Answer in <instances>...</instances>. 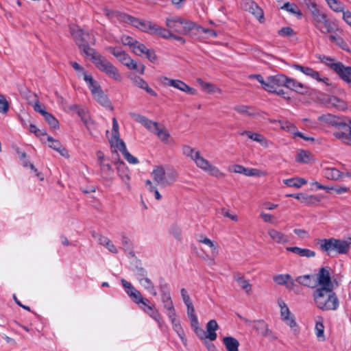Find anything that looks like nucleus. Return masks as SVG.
I'll use <instances>...</instances> for the list:
<instances>
[{"mask_svg":"<svg viewBox=\"0 0 351 351\" xmlns=\"http://www.w3.org/2000/svg\"><path fill=\"white\" fill-rule=\"evenodd\" d=\"M334 289L317 287L312 293L315 306L323 311H336L339 301Z\"/></svg>","mask_w":351,"mask_h":351,"instance_id":"nucleus-1","label":"nucleus"},{"mask_svg":"<svg viewBox=\"0 0 351 351\" xmlns=\"http://www.w3.org/2000/svg\"><path fill=\"white\" fill-rule=\"evenodd\" d=\"M318 119L335 127L337 130L333 132V136L346 144L351 136V126L350 124L347 123L341 117L330 114H323L319 117Z\"/></svg>","mask_w":351,"mask_h":351,"instance_id":"nucleus-2","label":"nucleus"},{"mask_svg":"<svg viewBox=\"0 0 351 351\" xmlns=\"http://www.w3.org/2000/svg\"><path fill=\"white\" fill-rule=\"evenodd\" d=\"M318 244L320 250L331 257L337 254H347L350 249V243L347 241L333 237L319 239Z\"/></svg>","mask_w":351,"mask_h":351,"instance_id":"nucleus-3","label":"nucleus"},{"mask_svg":"<svg viewBox=\"0 0 351 351\" xmlns=\"http://www.w3.org/2000/svg\"><path fill=\"white\" fill-rule=\"evenodd\" d=\"M71 34L76 45L88 58L95 54L97 52L95 49L89 46V45H95V38L92 34L84 32L82 29H79L72 30Z\"/></svg>","mask_w":351,"mask_h":351,"instance_id":"nucleus-4","label":"nucleus"},{"mask_svg":"<svg viewBox=\"0 0 351 351\" xmlns=\"http://www.w3.org/2000/svg\"><path fill=\"white\" fill-rule=\"evenodd\" d=\"M311 16L313 25L321 33L332 34L339 30L336 23L330 20L327 14L320 10H315Z\"/></svg>","mask_w":351,"mask_h":351,"instance_id":"nucleus-5","label":"nucleus"},{"mask_svg":"<svg viewBox=\"0 0 351 351\" xmlns=\"http://www.w3.org/2000/svg\"><path fill=\"white\" fill-rule=\"evenodd\" d=\"M90 59L100 71L116 81H121L122 77L118 69L100 53L96 52Z\"/></svg>","mask_w":351,"mask_h":351,"instance_id":"nucleus-6","label":"nucleus"},{"mask_svg":"<svg viewBox=\"0 0 351 351\" xmlns=\"http://www.w3.org/2000/svg\"><path fill=\"white\" fill-rule=\"evenodd\" d=\"M165 25L172 33L179 34H187L195 27V23L193 21L180 16L167 18Z\"/></svg>","mask_w":351,"mask_h":351,"instance_id":"nucleus-7","label":"nucleus"},{"mask_svg":"<svg viewBox=\"0 0 351 351\" xmlns=\"http://www.w3.org/2000/svg\"><path fill=\"white\" fill-rule=\"evenodd\" d=\"M152 176L154 180L162 187L172 184L178 178V173L176 171L166 172L162 166H156Z\"/></svg>","mask_w":351,"mask_h":351,"instance_id":"nucleus-8","label":"nucleus"},{"mask_svg":"<svg viewBox=\"0 0 351 351\" xmlns=\"http://www.w3.org/2000/svg\"><path fill=\"white\" fill-rule=\"evenodd\" d=\"M108 50L129 69L136 70L141 74L144 73L145 69V66L143 64L138 66L137 63L134 62L125 51L113 47H109Z\"/></svg>","mask_w":351,"mask_h":351,"instance_id":"nucleus-9","label":"nucleus"},{"mask_svg":"<svg viewBox=\"0 0 351 351\" xmlns=\"http://www.w3.org/2000/svg\"><path fill=\"white\" fill-rule=\"evenodd\" d=\"M194 162L196 165L207 172L209 175L216 177L217 178H222L225 177V174L221 172L217 167L211 165L210 162L201 156L199 152H196L194 155Z\"/></svg>","mask_w":351,"mask_h":351,"instance_id":"nucleus-10","label":"nucleus"},{"mask_svg":"<svg viewBox=\"0 0 351 351\" xmlns=\"http://www.w3.org/2000/svg\"><path fill=\"white\" fill-rule=\"evenodd\" d=\"M104 14L108 16L110 19H117L119 21H122L124 23H127L131 24L134 27L136 28H139L141 25V23L142 21L141 19L135 18L131 15L125 14L124 12H121L119 11H113L109 10L108 8H104L103 10Z\"/></svg>","mask_w":351,"mask_h":351,"instance_id":"nucleus-11","label":"nucleus"},{"mask_svg":"<svg viewBox=\"0 0 351 351\" xmlns=\"http://www.w3.org/2000/svg\"><path fill=\"white\" fill-rule=\"evenodd\" d=\"M331 268L330 267H321L317 274V285L319 287L335 289L334 283L331 280Z\"/></svg>","mask_w":351,"mask_h":351,"instance_id":"nucleus-12","label":"nucleus"},{"mask_svg":"<svg viewBox=\"0 0 351 351\" xmlns=\"http://www.w3.org/2000/svg\"><path fill=\"white\" fill-rule=\"evenodd\" d=\"M162 82L164 84L173 86L191 95H195L197 93V90L195 88L189 86L185 82L180 80H173L167 77H162Z\"/></svg>","mask_w":351,"mask_h":351,"instance_id":"nucleus-13","label":"nucleus"},{"mask_svg":"<svg viewBox=\"0 0 351 351\" xmlns=\"http://www.w3.org/2000/svg\"><path fill=\"white\" fill-rule=\"evenodd\" d=\"M293 67L318 82H322L326 85L329 84V79L328 77H320L319 73L312 68L304 66L300 64H293Z\"/></svg>","mask_w":351,"mask_h":351,"instance_id":"nucleus-14","label":"nucleus"},{"mask_svg":"<svg viewBox=\"0 0 351 351\" xmlns=\"http://www.w3.org/2000/svg\"><path fill=\"white\" fill-rule=\"evenodd\" d=\"M287 81V76L283 74H277L275 75H270L268 77V85L271 88L267 90V92H276L278 87L285 86Z\"/></svg>","mask_w":351,"mask_h":351,"instance_id":"nucleus-15","label":"nucleus"},{"mask_svg":"<svg viewBox=\"0 0 351 351\" xmlns=\"http://www.w3.org/2000/svg\"><path fill=\"white\" fill-rule=\"evenodd\" d=\"M285 87L302 95L307 94L309 90L307 86L295 80V79L288 77L287 76Z\"/></svg>","mask_w":351,"mask_h":351,"instance_id":"nucleus-16","label":"nucleus"},{"mask_svg":"<svg viewBox=\"0 0 351 351\" xmlns=\"http://www.w3.org/2000/svg\"><path fill=\"white\" fill-rule=\"evenodd\" d=\"M141 309L147 314L150 317H152L153 319H154L159 326L161 325L162 323V316L160 314L159 311L157 308H156L155 306L152 304H151L150 301L149 300L148 302H146L145 304H143Z\"/></svg>","mask_w":351,"mask_h":351,"instance_id":"nucleus-17","label":"nucleus"},{"mask_svg":"<svg viewBox=\"0 0 351 351\" xmlns=\"http://www.w3.org/2000/svg\"><path fill=\"white\" fill-rule=\"evenodd\" d=\"M133 117L134 118L135 121L140 123L145 128L154 134L155 132H156V130H158V128L159 127V123L158 122L153 121L145 116L134 114Z\"/></svg>","mask_w":351,"mask_h":351,"instance_id":"nucleus-18","label":"nucleus"},{"mask_svg":"<svg viewBox=\"0 0 351 351\" xmlns=\"http://www.w3.org/2000/svg\"><path fill=\"white\" fill-rule=\"evenodd\" d=\"M95 100L99 103L101 106L110 110L112 109L111 102L106 95L104 93L100 86L98 88L91 91Z\"/></svg>","mask_w":351,"mask_h":351,"instance_id":"nucleus-19","label":"nucleus"},{"mask_svg":"<svg viewBox=\"0 0 351 351\" xmlns=\"http://www.w3.org/2000/svg\"><path fill=\"white\" fill-rule=\"evenodd\" d=\"M335 73L345 82L351 84V66H346L342 62L334 65Z\"/></svg>","mask_w":351,"mask_h":351,"instance_id":"nucleus-20","label":"nucleus"},{"mask_svg":"<svg viewBox=\"0 0 351 351\" xmlns=\"http://www.w3.org/2000/svg\"><path fill=\"white\" fill-rule=\"evenodd\" d=\"M158 288L160 290L161 300L162 303L167 301L172 300L169 290V285L163 277H160L158 279Z\"/></svg>","mask_w":351,"mask_h":351,"instance_id":"nucleus-21","label":"nucleus"},{"mask_svg":"<svg viewBox=\"0 0 351 351\" xmlns=\"http://www.w3.org/2000/svg\"><path fill=\"white\" fill-rule=\"evenodd\" d=\"M295 281L298 284L307 287L315 288L317 286L315 277L313 274L299 276L295 278Z\"/></svg>","mask_w":351,"mask_h":351,"instance_id":"nucleus-22","label":"nucleus"},{"mask_svg":"<svg viewBox=\"0 0 351 351\" xmlns=\"http://www.w3.org/2000/svg\"><path fill=\"white\" fill-rule=\"evenodd\" d=\"M99 173L104 180L112 181L114 177V170L109 162L101 163L99 165Z\"/></svg>","mask_w":351,"mask_h":351,"instance_id":"nucleus-23","label":"nucleus"},{"mask_svg":"<svg viewBox=\"0 0 351 351\" xmlns=\"http://www.w3.org/2000/svg\"><path fill=\"white\" fill-rule=\"evenodd\" d=\"M245 9L261 22V19H263V11L256 2L253 1L247 2Z\"/></svg>","mask_w":351,"mask_h":351,"instance_id":"nucleus-24","label":"nucleus"},{"mask_svg":"<svg viewBox=\"0 0 351 351\" xmlns=\"http://www.w3.org/2000/svg\"><path fill=\"white\" fill-rule=\"evenodd\" d=\"M286 250L293 252L301 257L311 258L316 255V253L307 248H300L299 247H287Z\"/></svg>","mask_w":351,"mask_h":351,"instance_id":"nucleus-25","label":"nucleus"},{"mask_svg":"<svg viewBox=\"0 0 351 351\" xmlns=\"http://www.w3.org/2000/svg\"><path fill=\"white\" fill-rule=\"evenodd\" d=\"M118 176L123 182L128 184L130 177L129 175V169L124 162L118 161L116 162Z\"/></svg>","mask_w":351,"mask_h":351,"instance_id":"nucleus-26","label":"nucleus"},{"mask_svg":"<svg viewBox=\"0 0 351 351\" xmlns=\"http://www.w3.org/2000/svg\"><path fill=\"white\" fill-rule=\"evenodd\" d=\"M109 141L112 147H116L120 142H123L119 138V124L115 118L112 119V137Z\"/></svg>","mask_w":351,"mask_h":351,"instance_id":"nucleus-27","label":"nucleus"},{"mask_svg":"<svg viewBox=\"0 0 351 351\" xmlns=\"http://www.w3.org/2000/svg\"><path fill=\"white\" fill-rule=\"evenodd\" d=\"M246 322L250 323L251 326L262 336L267 333L268 326L264 320L260 319L253 322L246 320Z\"/></svg>","mask_w":351,"mask_h":351,"instance_id":"nucleus-28","label":"nucleus"},{"mask_svg":"<svg viewBox=\"0 0 351 351\" xmlns=\"http://www.w3.org/2000/svg\"><path fill=\"white\" fill-rule=\"evenodd\" d=\"M117 149L122 153L125 159L130 162V164H137L138 163V160L137 158L133 156L128 150L124 142H120L119 145L116 146Z\"/></svg>","mask_w":351,"mask_h":351,"instance_id":"nucleus-29","label":"nucleus"},{"mask_svg":"<svg viewBox=\"0 0 351 351\" xmlns=\"http://www.w3.org/2000/svg\"><path fill=\"white\" fill-rule=\"evenodd\" d=\"M268 234L274 241L278 243H285L289 240L284 233L273 228L268 230Z\"/></svg>","mask_w":351,"mask_h":351,"instance_id":"nucleus-30","label":"nucleus"},{"mask_svg":"<svg viewBox=\"0 0 351 351\" xmlns=\"http://www.w3.org/2000/svg\"><path fill=\"white\" fill-rule=\"evenodd\" d=\"M133 82L136 86L145 90L150 95L154 97L157 96L156 92L152 88H149L147 82H145L143 78L136 76L133 78Z\"/></svg>","mask_w":351,"mask_h":351,"instance_id":"nucleus-31","label":"nucleus"},{"mask_svg":"<svg viewBox=\"0 0 351 351\" xmlns=\"http://www.w3.org/2000/svg\"><path fill=\"white\" fill-rule=\"evenodd\" d=\"M328 105L330 107L335 108L338 110H344L347 109L346 103L343 100L340 99L335 96H331L328 98Z\"/></svg>","mask_w":351,"mask_h":351,"instance_id":"nucleus-32","label":"nucleus"},{"mask_svg":"<svg viewBox=\"0 0 351 351\" xmlns=\"http://www.w3.org/2000/svg\"><path fill=\"white\" fill-rule=\"evenodd\" d=\"M218 328V324L215 319L210 320L206 324V330L208 334L206 338L209 339L210 341H215L217 339V334L215 330Z\"/></svg>","mask_w":351,"mask_h":351,"instance_id":"nucleus-33","label":"nucleus"},{"mask_svg":"<svg viewBox=\"0 0 351 351\" xmlns=\"http://www.w3.org/2000/svg\"><path fill=\"white\" fill-rule=\"evenodd\" d=\"M169 319L172 324L173 329L176 332V333L178 334L183 343H185L186 341L185 333L180 324V321L176 319V317H174L173 318H170Z\"/></svg>","mask_w":351,"mask_h":351,"instance_id":"nucleus-34","label":"nucleus"},{"mask_svg":"<svg viewBox=\"0 0 351 351\" xmlns=\"http://www.w3.org/2000/svg\"><path fill=\"white\" fill-rule=\"evenodd\" d=\"M343 173L336 168H326L324 170V176L328 180H337L343 176Z\"/></svg>","mask_w":351,"mask_h":351,"instance_id":"nucleus-35","label":"nucleus"},{"mask_svg":"<svg viewBox=\"0 0 351 351\" xmlns=\"http://www.w3.org/2000/svg\"><path fill=\"white\" fill-rule=\"evenodd\" d=\"M223 343L228 351H239V342L232 337H226L223 339Z\"/></svg>","mask_w":351,"mask_h":351,"instance_id":"nucleus-36","label":"nucleus"},{"mask_svg":"<svg viewBox=\"0 0 351 351\" xmlns=\"http://www.w3.org/2000/svg\"><path fill=\"white\" fill-rule=\"evenodd\" d=\"M241 136L246 135L249 138L252 139L254 141L261 143V145H264L266 143V140L265 137L259 134V133H253L249 130H245L241 132H239Z\"/></svg>","mask_w":351,"mask_h":351,"instance_id":"nucleus-37","label":"nucleus"},{"mask_svg":"<svg viewBox=\"0 0 351 351\" xmlns=\"http://www.w3.org/2000/svg\"><path fill=\"white\" fill-rule=\"evenodd\" d=\"M234 279L237 282L239 285L247 293H250L252 289V285L246 280L243 276L239 273L234 274Z\"/></svg>","mask_w":351,"mask_h":351,"instance_id":"nucleus-38","label":"nucleus"},{"mask_svg":"<svg viewBox=\"0 0 351 351\" xmlns=\"http://www.w3.org/2000/svg\"><path fill=\"white\" fill-rule=\"evenodd\" d=\"M233 109L239 114L243 116L251 117L255 115V112H254L252 108L249 106L237 105L234 106Z\"/></svg>","mask_w":351,"mask_h":351,"instance_id":"nucleus-39","label":"nucleus"},{"mask_svg":"<svg viewBox=\"0 0 351 351\" xmlns=\"http://www.w3.org/2000/svg\"><path fill=\"white\" fill-rule=\"evenodd\" d=\"M284 183L290 187L300 188L302 185L307 183V180L302 178H293L285 180Z\"/></svg>","mask_w":351,"mask_h":351,"instance_id":"nucleus-40","label":"nucleus"},{"mask_svg":"<svg viewBox=\"0 0 351 351\" xmlns=\"http://www.w3.org/2000/svg\"><path fill=\"white\" fill-rule=\"evenodd\" d=\"M171 31L170 29L164 28L161 26L158 25L157 24H155L154 28L153 29L152 35H156L159 36L165 39H169L170 38L171 36Z\"/></svg>","mask_w":351,"mask_h":351,"instance_id":"nucleus-41","label":"nucleus"},{"mask_svg":"<svg viewBox=\"0 0 351 351\" xmlns=\"http://www.w3.org/2000/svg\"><path fill=\"white\" fill-rule=\"evenodd\" d=\"M130 298L132 301L138 306L140 308L143 304L149 302L147 298L143 297L141 293L138 290L135 291L134 293H132L130 294Z\"/></svg>","mask_w":351,"mask_h":351,"instance_id":"nucleus-42","label":"nucleus"},{"mask_svg":"<svg viewBox=\"0 0 351 351\" xmlns=\"http://www.w3.org/2000/svg\"><path fill=\"white\" fill-rule=\"evenodd\" d=\"M328 38L331 42L335 43L343 50L346 51H350L348 45L343 40V39L341 36H337L335 34H331L329 36Z\"/></svg>","mask_w":351,"mask_h":351,"instance_id":"nucleus-43","label":"nucleus"},{"mask_svg":"<svg viewBox=\"0 0 351 351\" xmlns=\"http://www.w3.org/2000/svg\"><path fill=\"white\" fill-rule=\"evenodd\" d=\"M139 282L144 287V289H146L152 295H157V291L156 290L155 286L150 278H146L145 279H143L142 282Z\"/></svg>","mask_w":351,"mask_h":351,"instance_id":"nucleus-44","label":"nucleus"},{"mask_svg":"<svg viewBox=\"0 0 351 351\" xmlns=\"http://www.w3.org/2000/svg\"><path fill=\"white\" fill-rule=\"evenodd\" d=\"M287 197H291L295 199L300 200L302 203H310L312 199H315V197L313 195H308L304 193H293V194H287Z\"/></svg>","mask_w":351,"mask_h":351,"instance_id":"nucleus-45","label":"nucleus"},{"mask_svg":"<svg viewBox=\"0 0 351 351\" xmlns=\"http://www.w3.org/2000/svg\"><path fill=\"white\" fill-rule=\"evenodd\" d=\"M282 9H285L289 12L295 14L300 18L302 16V13L298 8V5L294 3H291L289 2L285 3L282 7Z\"/></svg>","mask_w":351,"mask_h":351,"instance_id":"nucleus-46","label":"nucleus"},{"mask_svg":"<svg viewBox=\"0 0 351 351\" xmlns=\"http://www.w3.org/2000/svg\"><path fill=\"white\" fill-rule=\"evenodd\" d=\"M311 154L309 152L300 150L296 155V161L303 163H308L311 159Z\"/></svg>","mask_w":351,"mask_h":351,"instance_id":"nucleus-47","label":"nucleus"},{"mask_svg":"<svg viewBox=\"0 0 351 351\" xmlns=\"http://www.w3.org/2000/svg\"><path fill=\"white\" fill-rule=\"evenodd\" d=\"M83 78L88 84L90 91H94L95 89L98 88L100 86L98 82L93 79L92 75H88L86 72L83 73Z\"/></svg>","mask_w":351,"mask_h":351,"instance_id":"nucleus-48","label":"nucleus"},{"mask_svg":"<svg viewBox=\"0 0 351 351\" xmlns=\"http://www.w3.org/2000/svg\"><path fill=\"white\" fill-rule=\"evenodd\" d=\"M155 134L158 136V137L160 139L161 141H162L165 143H168V140L170 137V134L167 131V130L165 128H158V130H156V132H154Z\"/></svg>","mask_w":351,"mask_h":351,"instance_id":"nucleus-49","label":"nucleus"},{"mask_svg":"<svg viewBox=\"0 0 351 351\" xmlns=\"http://www.w3.org/2000/svg\"><path fill=\"white\" fill-rule=\"evenodd\" d=\"M155 24L156 23H154L151 21L142 20L141 25L138 29H140L143 32L152 34Z\"/></svg>","mask_w":351,"mask_h":351,"instance_id":"nucleus-50","label":"nucleus"},{"mask_svg":"<svg viewBox=\"0 0 351 351\" xmlns=\"http://www.w3.org/2000/svg\"><path fill=\"white\" fill-rule=\"evenodd\" d=\"M250 79H255L262 86V88L267 91L269 88H271V86L268 85V77L267 80H265L263 77L260 74H252L249 76Z\"/></svg>","mask_w":351,"mask_h":351,"instance_id":"nucleus-51","label":"nucleus"},{"mask_svg":"<svg viewBox=\"0 0 351 351\" xmlns=\"http://www.w3.org/2000/svg\"><path fill=\"white\" fill-rule=\"evenodd\" d=\"M43 117L51 128L56 129L59 127L58 121L51 113L47 112Z\"/></svg>","mask_w":351,"mask_h":351,"instance_id":"nucleus-52","label":"nucleus"},{"mask_svg":"<svg viewBox=\"0 0 351 351\" xmlns=\"http://www.w3.org/2000/svg\"><path fill=\"white\" fill-rule=\"evenodd\" d=\"M278 303L280 308V315L282 319L283 320L284 319H287V317L290 316V311L287 305L283 300L280 299L278 300Z\"/></svg>","mask_w":351,"mask_h":351,"instance_id":"nucleus-53","label":"nucleus"},{"mask_svg":"<svg viewBox=\"0 0 351 351\" xmlns=\"http://www.w3.org/2000/svg\"><path fill=\"white\" fill-rule=\"evenodd\" d=\"M163 305L164 308L167 311V316L169 319L176 317V313L172 300L163 302Z\"/></svg>","mask_w":351,"mask_h":351,"instance_id":"nucleus-54","label":"nucleus"},{"mask_svg":"<svg viewBox=\"0 0 351 351\" xmlns=\"http://www.w3.org/2000/svg\"><path fill=\"white\" fill-rule=\"evenodd\" d=\"M328 5L334 12H344L343 4L338 0H330Z\"/></svg>","mask_w":351,"mask_h":351,"instance_id":"nucleus-55","label":"nucleus"},{"mask_svg":"<svg viewBox=\"0 0 351 351\" xmlns=\"http://www.w3.org/2000/svg\"><path fill=\"white\" fill-rule=\"evenodd\" d=\"M283 321L290 326L295 335L299 333V328L294 317L289 316L287 319H284Z\"/></svg>","mask_w":351,"mask_h":351,"instance_id":"nucleus-56","label":"nucleus"},{"mask_svg":"<svg viewBox=\"0 0 351 351\" xmlns=\"http://www.w3.org/2000/svg\"><path fill=\"white\" fill-rule=\"evenodd\" d=\"M319 59L322 62L324 63L326 65H327L328 67L332 69L335 71V66L337 64H341V62H335V59L328 57L326 56H322V57H319Z\"/></svg>","mask_w":351,"mask_h":351,"instance_id":"nucleus-57","label":"nucleus"},{"mask_svg":"<svg viewBox=\"0 0 351 351\" xmlns=\"http://www.w3.org/2000/svg\"><path fill=\"white\" fill-rule=\"evenodd\" d=\"M147 47L143 43L138 41L134 43V46L132 48V51L137 56H141L147 50Z\"/></svg>","mask_w":351,"mask_h":351,"instance_id":"nucleus-58","label":"nucleus"},{"mask_svg":"<svg viewBox=\"0 0 351 351\" xmlns=\"http://www.w3.org/2000/svg\"><path fill=\"white\" fill-rule=\"evenodd\" d=\"M290 279L291 275L289 274H279L274 277V280L280 285H286Z\"/></svg>","mask_w":351,"mask_h":351,"instance_id":"nucleus-59","label":"nucleus"},{"mask_svg":"<svg viewBox=\"0 0 351 351\" xmlns=\"http://www.w3.org/2000/svg\"><path fill=\"white\" fill-rule=\"evenodd\" d=\"M187 315L191 321V325H195L198 321V319L195 313V308L193 306L187 307Z\"/></svg>","mask_w":351,"mask_h":351,"instance_id":"nucleus-60","label":"nucleus"},{"mask_svg":"<svg viewBox=\"0 0 351 351\" xmlns=\"http://www.w3.org/2000/svg\"><path fill=\"white\" fill-rule=\"evenodd\" d=\"M278 34L282 37H289L295 35L294 30L290 27H284L278 30Z\"/></svg>","mask_w":351,"mask_h":351,"instance_id":"nucleus-61","label":"nucleus"},{"mask_svg":"<svg viewBox=\"0 0 351 351\" xmlns=\"http://www.w3.org/2000/svg\"><path fill=\"white\" fill-rule=\"evenodd\" d=\"M135 274L138 282H142L143 279L147 278V270L141 267H136L135 269Z\"/></svg>","mask_w":351,"mask_h":351,"instance_id":"nucleus-62","label":"nucleus"},{"mask_svg":"<svg viewBox=\"0 0 351 351\" xmlns=\"http://www.w3.org/2000/svg\"><path fill=\"white\" fill-rule=\"evenodd\" d=\"M121 284L124 287L125 292L130 297L132 293H134L135 291H138L130 282H128L125 279H121Z\"/></svg>","mask_w":351,"mask_h":351,"instance_id":"nucleus-63","label":"nucleus"},{"mask_svg":"<svg viewBox=\"0 0 351 351\" xmlns=\"http://www.w3.org/2000/svg\"><path fill=\"white\" fill-rule=\"evenodd\" d=\"M77 114L81 118L82 121L86 125L89 121V116L84 108H80L77 110Z\"/></svg>","mask_w":351,"mask_h":351,"instance_id":"nucleus-64","label":"nucleus"}]
</instances>
